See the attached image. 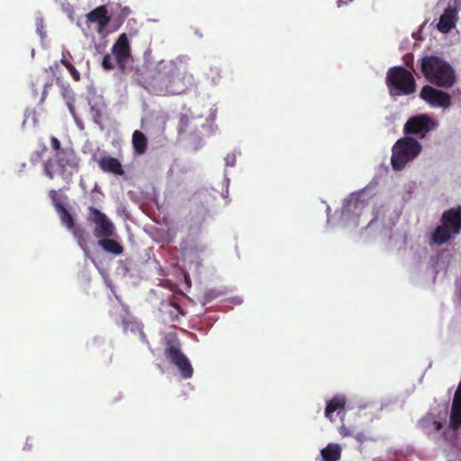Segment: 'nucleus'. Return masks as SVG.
<instances>
[{"label": "nucleus", "mask_w": 461, "mask_h": 461, "mask_svg": "<svg viewBox=\"0 0 461 461\" xmlns=\"http://www.w3.org/2000/svg\"><path fill=\"white\" fill-rule=\"evenodd\" d=\"M142 77L145 87L158 95H180L187 89L191 79L185 66L173 61H160Z\"/></svg>", "instance_id": "f257e3e1"}, {"label": "nucleus", "mask_w": 461, "mask_h": 461, "mask_svg": "<svg viewBox=\"0 0 461 461\" xmlns=\"http://www.w3.org/2000/svg\"><path fill=\"white\" fill-rule=\"evenodd\" d=\"M80 159L75 150L71 148H66L59 153H54L43 163V172L45 176L53 179L59 176L68 181L73 174L79 168Z\"/></svg>", "instance_id": "f03ea898"}, {"label": "nucleus", "mask_w": 461, "mask_h": 461, "mask_svg": "<svg viewBox=\"0 0 461 461\" xmlns=\"http://www.w3.org/2000/svg\"><path fill=\"white\" fill-rule=\"evenodd\" d=\"M421 72L431 84L449 88L456 83L454 68L445 59L437 56H425L420 62Z\"/></svg>", "instance_id": "7ed1b4c3"}, {"label": "nucleus", "mask_w": 461, "mask_h": 461, "mask_svg": "<svg viewBox=\"0 0 461 461\" xmlns=\"http://www.w3.org/2000/svg\"><path fill=\"white\" fill-rule=\"evenodd\" d=\"M385 83L389 94L393 97L411 95L417 87L412 73L402 66H395L388 69Z\"/></svg>", "instance_id": "20e7f679"}, {"label": "nucleus", "mask_w": 461, "mask_h": 461, "mask_svg": "<svg viewBox=\"0 0 461 461\" xmlns=\"http://www.w3.org/2000/svg\"><path fill=\"white\" fill-rule=\"evenodd\" d=\"M422 146L415 139L405 136L399 139L392 148L391 164L395 171L402 170L405 166L416 158Z\"/></svg>", "instance_id": "39448f33"}, {"label": "nucleus", "mask_w": 461, "mask_h": 461, "mask_svg": "<svg viewBox=\"0 0 461 461\" xmlns=\"http://www.w3.org/2000/svg\"><path fill=\"white\" fill-rule=\"evenodd\" d=\"M461 232V205L443 212L441 225L438 226L432 235L436 244L442 245L453 236Z\"/></svg>", "instance_id": "423d86ee"}, {"label": "nucleus", "mask_w": 461, "mask_h": 461, "mask_svg": "<svg viewBox=\"0 0 461 461\" xmlns=\"http://www.w3.org/2000/svg\"><path fill=\"white\" fill-rule=\"evenodd\" d=\"M438 122L429 114L422 113L412 116L407 120L403 127V132L406 135H415L420 139L436 129Z\"/></svg>", "instance_id": "0eeeda50"}, {"label": "nucleus", "mask_w": 461, "mask_h": 461, "mask_svg": "<svg viewBox=\"0 0 461 461\" xmlns=\"http://www.w3.org/2000/svg\"><path fill=\"white\" fill-rule=\"evenodd\" d=\"M87 211V221L95 224L93 233L95 238H108L114 235L115 226L104 213L94 206H89Z\"/></svg>", "instance_id": "6e6552de"}, {"label": "nucleus", "mask_w": 461, "mask_h": 461, "mask_svg": "<svg viewBox=\"0 0 461 461\" xmlns=\"http://www.w3.org/2000/svg\"><path fill=\"white\" fill-rule=\"evenodd\" d=\"M420 97L432 107L446 109L451 106L450 95L429 85H426L421 88Z\"/></svg>", "instance_id": "1a4fd4ad"}, {"label": "nucleus", "mask_w": 461, "mask_h": 461, "mask_svg": "<svg viewBox=\"0 0 461 461\" xmlns=\"http://www.w3.org/2000/svg\"><path fill=\"white\" fill-rule=\"evenodd\" d=\"M461 5L457 0H454L453 5H449L440 15L438 23H437V29L442 33H448L456 27L458 20L457 13L460 10Z\"/></svg>", "instance_id": "9d476101"}, {"label": "nucleus", "mask_w": 461, "mask_h": 461, "mask_svg": "<svg viewBox=\"0 0 461 461\" xmlns=\"http://www.w3.org/2000/svg\"><path fill=\"white\" fill-rule=\"evenodd\" d=\"M112 52L114 55L119 67L123 69L126 62L131 57V47L126 33H122L112 47Z\"/></svg>", "instance_id": "9b49d317"}, {"label": "nucleus", "mask_w": 461, "mask_h": 461, "mask_svg": "<svg viewBox=\"0 0 461 461\" xmlns=\"http://www.w3.org/2000/svg\"><path fill=\"white\" fill-rule=\"evenodd\" d=\"M107 5L110 19L109 25L113 31H117L131 14V10L129 6H122L121 4H109Z\"/></svg>", "instance_id": "f8f14e48"}, {"label": "nucleus", "mask_w": 461, "mask_h": 461, "mask_svg": "<svg viewBox=\"0 0 461 461\" xmlns=\"http://www.w3.org/2000/svg\"><path fill=\"white\" fill-rule=\"evenodd\" d=\"M109 11L107 5H102L86 14V22L88 23L97 24V32L102 33L109 25Z\"/></svg>", "instance_id": "ddd939ff"}, {"label": "nucleus", "mask_w": 461, "mask_h": 461, "mask_svg": "<svg viewBox=\"0 0 461 461\" xmlns=\"http://www.w3.org/2000/svg\"><path fill=\"white\" fill-rule=\"evenodd\" d=\"M93 160L97 162L99 168L104 173L113 174L116 176L124 175L123 167L120 160L116 158L109 155H104L96 158V156L94 155Z\"/></svg>", "instance_id": "4468645a"}, {"label": "nucleus", "mask_w": 461, "mask_h": 461, "mask_svg": "<svg viewBox=\"0 0 461 461\" xmlns=\"http://www.w3.org/2000/svg\"><path fill=\"white\" fill-rule=\"evenodd\" d=\"M98 245L107 253L121 255L123 253V247L118 241L113 239L101 238L98 240Z\"/></svg>", "instance_id": "2eb2a0df"}, {"label": "nucleus", "mask_w": 461, "mask_h": 461, "mask_svg": "<svg viewBox=\"0 0 461 461\" xmlns=\"http://www.w3.org/2000/svg\"><path fill=\"white\" fill-rule=\"evenodd\" d=\"M346 400L344 397L334 396L327 402L325 408V416L330 420H332V413L335 411H338V413H339L341 411L344 410Z\"/></svg>", "instance_id": "dca6fc26"}, {"label": "nucleus", "mask_w": 461, "mask_h": 461, "mask_svg": "<svg viewBox=\"0 0 461 461\" xmlns=\"http://www.w3.org/2000/svg\"><path fill=\"white\" fill-rule=\"evenodd\" d=\"M323 461H339L341 457V447L339 444L330 443L321 450Z\"/></svg>", "instance_id": "f3484780"}, {"label": "nucleus", "mask_w": 461, "mask_h": 461, "mask_svg": "<svg viewBox=\"0 0 461 461\" xmlns=\"http://www.w3.org/2000/svg\"><path fill=\"white\" fill-rule=\"evenodd\" d=\"M165 356L174 365L179 362L182 357H185V355L181 351L178 341L167 344L165 348Z\"/></svg>", "instance_id": "a211bd4d"}, {"label": "nucleus", "mask_w": 461, "mask_h": 461, "mask_svg": "<svg viewBox=\"0 0 461 461\" xmlns=\"http://www.w3.org/2000/svg\"><path fill=\"white\" fill-rule=\"evenodd\" d=\"M148 140L140 131H135L132 134V145L137 154H143L147 150Z\"/></svg>", "instance_id": "6ab92c4d"}, {"label": "nucleus", "mask_w": 461, "mask_h": 461, "mask_svg": "<svg viewBox=\"0 0 461 461\" xmlns=\"http://www.w3.org/2000/svg\"><path fill=\"white\" fill-rule=\"evenodd\" d=\"M73 236L77 239V244L85 251L86 254L89 253L86 244V232L81 226L74 225V228L68 229Z\"/></svg>", "instance_id": "aec40b11"}, {"label": "nucleus", "mask_w": 461, "mask_h": 461, "mask_svg": "<svg viewBox=\"0 0 461 461\" xmlns=\"http://www.w3.org/2000/svg\"><path fill=\"white\" fill-rule=\"evenodd\" d=\"M175 366H177L184 379H188L192 377L194 370L186 356L185 357H182V359L176 364H175Z\"/></svg>", "instance_id": "412c9836"}, {"label": "nucleus", "mask_w": 461, "mask_h": 461, "mask_svg": "<svg viewBox=\"0 0 461 461\" xmlns=\"http://www.w3.org/2000/svg\"><path fill=\"white\" fill-rule=\"evenodd\" d=\"M57 212L59 215L61 222L68 229L74 228V225H75L74 218L64 205L59 206V210H57Z\"/></svg>", "instance_id": "4be33fe9"}, {"label": "nucleus", "mask_w": 461, "mask_h": 461, "mask_svg": "<svg viewBox=\"0 0 461 461\" xmlns=\"http://www.w3.org/2000/svg\"><path fill=\"white\" fill-rule=\"evenodd\" d=\"M449 425L454 430L461 427V409L451 408Z\"/></svg>", "instance_id": "5701e85b"}, {"label": "nucleus", "mask_w": 461, "mask_h": 461, "mask_svg": "<svg viewBox=\"0 0 461 461\" xmlns=\"http://www.w3.org/2000/svg\"><path fill=\"white\" fill-rule=\"evenodd\" d=\"M61 64L69 71L71 77L75 81H79L81 78L80 73L77 70L75 66L69 59L60 60Z\"/></svg>", "instance_id": "b1692460"}, {"label": "nucleus", "mask_w": 461, "mask_h": 461, "mask_svg": "<svg viewBox=\"0 0 461 461\" xmlns=\"http://www.w3.org/2000/svg\"><path fill=\"white\" fill-rule=\"evenodd\" d=\"M190 120L186 114H180L177 130L179 133L185 132L188 130Z\"/></svg>", "instance_id": "393cba45"}, {"label": "nucleus", "mask_w": 461, "mask_h": 461, "mask_svg": "<svg viewBox=\"0 0 461 461\" xmlns=\"http://www.w3.org/2000/svg\"><path fill=\"white\" fill-rule=\"evenodd\" d=\"M102 67L105 70H111V69H113L114 68V65H113V59H112L110 54H105L103 57Z\"/></svg>", "instance_id": "a878e982"}, {"label": "nucleus", "mask_w": 461, "mask_h": 461, "mask_svg": "<svg viewBox=\"0 0 461 461\" xmlns=\"http://www.w3.org/2000/svg\"><path fill=\"white\" fill-rule=\"evenodd\" d=\"M50 145L54 153H59L60 150H65L66 148L61 147V143L58 138L51 136L50 137Z\"/></svg>", "instance_id": "bb28decb"}, {"label": "nucleus", "mask_w": 461, "mask_h": 461, "mask_svg": "<svg viewBox=\"0 0 461 461\" xmlns=\"http://www.w3.org/2000/svg\"><path fill=\"white\" fill-rule=\"evenodd\" d=\"M49 196L50 198L51 199L52 203H53V205L55 206L56 210H59V206L60 205H63L59 200V196H58V193L57 191L55 190H50L49 192Z\"/></svg>", "instance_id": "cd10ccee"}, {"label": "nucleus", "mask_w": 461, "mask_h": 461, "mask_svg": "<svg viewBox=\"0 0 461 461\" xmlns=\"http://www.w3.org/2000/svg\"><path fill=\"white\" fill-rule=\"evenodd\" d=\"M451 408L461 409V393L459 392L455 393Z\"/></svg>", "instance_id": "c85d7f7f"}, {"label": "nucleus", "mask_w": 461, "mask_h": 461, "mask_svg": "<svg viewBox=\"0 0 461 461\" xmlns=\"http://www.w3.org/2000/svg\"><path fill=\"white\" fill-rule=\"evenodd\" d=\"M52 86V81L51 80H49V81H46L43 83V91H42V96H41V100H44L46 95H47V88L51 86Z\"/></svg>", "instance_id": "c756f323"}, {"label": "nucleus", "mask_w": 461, "mask_h": 461, "mask_svg": "<svg viewBox=\"0 0 461 461\" xmlns=\"http://www.w3.org/2000/svg\"><path fill=\"white\" fill-rule=\"evenodd\" d=\"M339 433L343 436V437H348V436H350L351 433L349 431V429L345 426V425H342L340 428H339Z\"/></svg>", "instance_id": "7c9ffc66"}, {"label": "nucleus", "mask_w": 461, "mask_h": 461, "mask_svg": "<svg viewBox=\"0 0 461 461\" xmlns=\"http://www.w3.org/2000/svg\"><path fill=\"white\" fill-rule=\"evenodd\" d=\"M72 59V56L70 54V52L68 50H64L62 51V58H61V60L63 59Z\"/></svg>", "instance_id": "2f4dec72"}, {"label": "nucleus", "mask_w": 461, "mask_h": 461, "mask_svg": "<svg viewBox=\"0 0 461 461\" xmlns=\"http://www.w3.org/2000/svg\"><path fill=\"white\" fill-rule=\"evenodd\" d=\"M49 70L52 73V74H55L56 71L59 70V64L57 62H55L52 66H50L49 68Z\"/></svg>", "instance_id": "473e14b6"}, {"label": "nucleus", "mask_w": 461, "mask_h": 461, "mask_svg": "<svg viewBox=\"0 0 461 461\" xmlns=\"http://www.w3.org/2000/svg\"><path fill=\"white\" fill-rule=\"evenodd\" d=\"M433 426H434V429H435L437 431L440 430V429L443 428L442 423H441L440 421H438V420H435V421L433 422Z\"/></svg>", "instance_id": "72a5a7b5"}, {"label": "nucleus", "mask_w": 461, "mask_h": 461, "mask_svg": "<svg viewBox=\"0 0 461 461\" xmlns=\"http://www.w3.org/2000/svg\"><path fill=\"white\" fill-rule=\"evenodd\" d=\"M353 0H338V6L340 7L343 5H348L351 3Z\"/></svg>", "instance_id": "f704fd0d"}, {"label": "nucleus", "mask_w": 461, "mask_h": 461, "mask_svg": "<svg viewBox=\"0 0 461 461\" xmlns=\"http://www.w3.org/2000/svg\"><path fill=\"white\" fill-rule=\"evenodd\" d=\"M174 308H175L177 312H180V307H179L178 305L174 304Z\"/></svg>", "instance_id": "c9c22d12"}, {"label": "nucleus", "mask_w": 461, "mask_h": 461, "mask_svg": "<svg viewBox=\"0 0 461 461\" xmlns=\"http://www.w3.org/2000/svg\"><path fill=\"white\" fill-rule=\"evenodd\" d=\"M357 438L358 441H362V437H360V435H357Z\"/></svg>", "instance_id": "e433bc0d"}, {"label": "nucleus", "mask_w": 461, "mask_h": 461, "mask_svg": "<svg viewBox=\"0 0 461 461\" xmlns=\"http://www.w3.org/2000/svg\"><path fill=\"white\" fill-rule=\"evenodd\" d=\"M43 150L41 151V152H38V158H41V154H42Z\"/></svg>", "instance_id": "4c0bfd02"}]
</instances>
